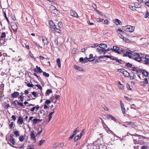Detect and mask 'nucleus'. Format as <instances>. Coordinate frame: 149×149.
Wrapping results in <instances>:
<instances>
[{
  "mask_svg": "<svg viewBox=\"0 0 149 149\" xmlns=\"http://www.w3.org/2000/svg\"><path fill=\"white\" fill-rule=\"evenodd\" d=\"M143 54H141L140 55L137 53L131 52H126L123 56H128L130 58H132L136 61L140 62L142 61V58Z\"/></svg>",
  "mask_w": 149,
  "mask_h": 149,
  "instance_id": "f257e3e1",
  "label": "nucleus"
},
{
  "mask_svg": "<svg viewBox=\"0 0 149 149\" xmlns=\"http://www.w3.org/2000/svg\"><path fill=\"white\" fill-rule=\"evenodd\" d=\"M123 29L127 32H132L134 30L135 28L132 26L127 25L123 27Z\"/></svg>",
  "mask_w": 149,
  "mask_h": 149,
  "instance_id": "f03ea898",
  "label": "nucleus"
},
{
  "mask_svg": "<svg viewBox=\"0 0 149 149\" xmlns=\"http://www.w3.org/2000/svg\"><path fill=\"white\" fill-rule=\"evenodd\" d=\"M49 10L51 13L55 14H58L59 12L56 7L53 5H51L50 6Z\"/></svg>",
  "mask_w": 149,
  "mask_h": 149,
  "instance_id": "7ed1b4c3",
  "label": "nucleus"
},
{
  "mask_svg": "<svg viewBox=\"0 0 149 149\" xmlns=\"http://www.w3.org/2000/svg\"><path fill=\"white\" fill-rule=\"evenodd\" d=\"M95 59L93 58V56L92 54H90L89 55V58H87L85 57L84 58V62H87L88 61H92L94 60Z\"/></svg>",
  "mask_w": 149,
  "mask_h": 149,
  "instance_id": "20e7f679",
  "label": "nucleus"
},
{
  "mask_svg": "<svg viewBox=\"0 0 149 149\" xmlns=\"http://www.w3.org/2000/svg\"><path fill=\"white\" fill-rule=\"evenodd\" d=\"M19 92L17 91H14V92L11 94V97L13 98H16L19 96Z\"/></svg>",
  "mask_w": 149,
  "mask_h": 149,
  "instance_id": "39448f33",
  "label": "nucleus"
},
{
  "mask_svg": "<svg viewBox=\"0 0 149 149\" xmlns=\"http://www.w3.org/2000/svg\"><path fill=\"white\" fill-rule=\"evenodd\" d=\"M14 136V135L12 134H10V141L11 143L13 145H14L15 144V139L13 138V136Z\"/></svg>",
  "mask_w": 149,
  "mask_h": 149,
  "instance_id": "423d86ee",
  "label": "nucleus"
},
{
  "mask_svg": "<svg viewBox=\"0 0 149 149\" xmlns=\"http://www.w3.org/2000/svg\"><path fill=\"white\" fill-rule=\"evenodd\" d=\"M49 24H50V27L51 28V31H54L56 27V25H55L52 22L51 24L50 22H49Z\"/></svg>",
  "mask_w": 149,
  "mask_h": 149,
  "instance_id": "0eeeda50",
  "label": "nucleus"
},
{
  "mask_svg": "<svg viewBox=\"0 0 149 149\" xmlns=\"http://www.w3.org/2000/svg\"><path fill=\"white\" fill-rule=\"evenodd\" d=\"M24 122V120L22 117L21 116L19 117L17 120V123L19 125H22Z\"/></svg>",
  "mask_w": 149,
  "mask_h": 149,
  "instance_id": "6e6552de",
  "label": "nucleus"
},
{
  "mask_svg": "<svg viewBox=\"0 0 149 149\" xmlns=\"http://www.w3.org/2000/svg\"><path fill=\"white\" fill-rule=\"evenodd\" d=\"M34 71L36 72H38L40 73H41L42 72V70L40 68L38 67V66H36V68L34 69Z\"/></svg>",
  "mask_w": 149,
  "mask_h": 149,
  "instance_id": "1a4fd4ad",
  "label": "nucleus"
},
{
  "mask_svg": "<svg viewBox=\"0 0 149 149\" xmlns=\"http://www.w3.org/2000/svg\"><path fill=\"white\" fill-rule=\"evenodd\" d=\"M84 132V129H83L81 133L80 134V136L79 135H78L76 136H75L74 138V140L75 141H77L78 139H79L83 135V133Z\"/></svg>",
  "mask_w": 149,
  "mask_h": 149,
  "instance_id": "9d476101",
  "label": "nucleus"
},
{
  "mask_svg": "<svg viewBox=\"0 0 149 149\" xmlns=\"http://www.w3.org/2000/svg\"><path fill=\"white\" fill-rule=\"evenodd\" d=\"M107 118L108 119H111V120H113L115 121H116V118L112 116L111 115H108L107 116Z\"/></svg>",
  "mask_w": 149,
  "mask_h": 149,
  "instance_id": "9b49d317",
  "label": "nucleus"
},
{
  "mask_svg": "<svg viewBox=\"0 0 149 149\" xmlns=\"http://www.w3.org/2000/svg\"><path fill=\"white\" fill-rule=\"evenodd\" d=\"M70 13L71 16L75 17H77L78 16L77 13L73 10L70 11Z\"/></svg>",
  "mask_w": 149,
  "mask_h": 149,
  "instance_id": "f8f14e48",
  "label": "nucleus"
},
{
  "mask_svg": "<svg viewBox=\"0 0 149 149\" xmlns=\"http://www.w3.org/2000/svg\"><path fill=\"white\" fill-rule=\"evenodd\" d=\"M119 47L116 46H113L112 49H111V50L117 53L119 52Z\"/></svg>",
  "mask_w": 149,
  "mask_h": 149,
  "instance_id": "ddd939ff",
  "label": "nucleus"
},
{
  "mask_svg": "<svg viewBox=\"0 0 149 149\" xmlns=\"http://www.w3.org/2000/svg\"><path fill=\"white\" fill-rule=\"evenodd\" d=\"M42 42L44 43V46H47L48 43V40L47 39L45 38L44 37H42Z\"/></svg>",
  "mask_w": 149,
  "mask_h": 149,
  "instance_id": "4468645a",
  "label": "nucleus"
},
{
  "mask_svg": "<svg viewBox=\"0 0 149 149\" xmlns=\"http://www.w3.org/2000/svg\"><path fill=\"white\" fill-rule=\"evenodd\" d=\"M74 68L75 69L79 71H82L83 70L82 68L77 65H74Z\"/></svg>",
  "mask_w": 149,
  "mask_h": 149,
  "instance_id": "2eb2a0df",
  "label": "nucleus"
},
{
  "mask_svg": "<svg viewBox=\"0 0 149 149\" xmlns=\"http://www.w3.org/2000/svg\"><path fill=\"white\" fill-rule=\"evenodd\" d=\"M112 60H115L116 61V62H118L119 63L121 64L123 63V62L121 59H118L117 58L115 57L112 58Z\"/></svg>",
  "mask_w": 149,
  "mask_h": 149,
  "instance_id": "dca6fc26",
  "label": "nucleus"
},
{
  "mask_svg": "<svg viewBox=\"0 0 149 149\" xmlns=\"http://www.w3.org/2000/svg\"><path fill=\"white\" fill-rule=\"evenodd\" d=\"M99 46L100 48L103 49L107 47V45L105 44H100L99 45Z\"/></svg>",
  "mask_w": 149,
  "mask_h": 149,
  "instance_id": "f3484780",
  "label": "nucleus"
},
{
  "mask_svg": "<svg viewBox=\"0 0 149 149\" xmlns=\"http://www.w3.org/2000/svg\"><path fill=\"white\" fill-rule=\"evenodd\" d=\"M113 22L116 25H121L122 24L121 22L118 19H115Z\"/></svg>",
  "mask_w": 149,
  "mask_h": 149,
  "instance_id": "a211bd4d",
  "label": "nucleus"
},
{
  "mask_svg": "<svg viewBox=\"0 0 149 149\" xmlns=\"http://www.w3.org/2000/svg\"><path fill=\"white\" fill-rule=\"evenodd\" d=\"M132 70L133 71H136L137 73H140L141 72V70L137 69L135 67H132Z\"/></svg>",
  "mask_w": 149,
  "mask_h": 149,
  "instance_id": "6ab92c4d",
  "label": "nucleus"
},
{
  "mask_svg": "<svg viewBox=\"0 0 149 149\" xmlns=\"http://www.w3.org/2000/svg\"><path fill=\"white\" fill-rule=\"evenodd\" d=\"M26 135L25 134H24V135H21L19 136V139L20 141L21 142H22L25 137Z\"/></svg>",
  "mask_w": 149,
  "mask_h": 149,
  "instance_id": "aec40b11",
  "label": "nucleus"
},
{
  "mask_svg": "<svg viewBox=\"0 0 149 149\" xmlns=\"http://www.w3.org/2000/svg\"><path fill=\"white\" fill-rule=\"evenodd\" d=\"M31 137L32 139H33L34 140H36V136L35 135L33 131L31 134Z\"/></svg>",
  "mask_w": 149,
  "mask_h": 149,
  "instance_id": "412c9836",
  "label": "nucleus"
},
{
  "mask_svg": "<svg viewBox=\"0 0 149 149\" xmlns=\"http://www.w3.org/2000/svg\"><path fill=\"white\" fill-rule=\"evenodd\" d=\"M123 74L126 77H130L129 73L125 70L123 72Z\"/></svg>",
  "mask_w": 149,
  "mask_h": 149,
  "instance_id": "4be33fe9",
  "label": "nucleus"
},
{
  "mask_svg": "<svg viewBox=\"0 0 149 149\" xmlns=\"http://www.w3.org/2000/svg\"><path fill=\"white\" fill-rule=\"evenodd\" d=\"M142 73L145 77L147 76L148 75V72L144 70H143L142 71Z\"/></svg>",
  "mask_w": 149,
  "mask_h": 149,
  "instance_id": "5701e85b",
  "label": "nucleus"
},
{
  "mask_svg": "<svg viewBox=\"0 0 149 149\" xmlns=\"http://www.w3.org/2000/svg\"><path fill=\"white\" fill-rule=\"evenodd\" d=\"M56 62L58 64V67L60 68L61 67V64L60 62V58H58L56 60Z\"/></svg>",
  "mask_w": 149,
  "mask_h": 149,
  "instance_id": "b1692460",
  "label": "nucleus"
},
{
  "mask_svg": "<svg viewBox=\"0 0 149 149\" xmlns=\"http://www.w3.org/2000/svg\"><path fill=\"white\" fill-rule=\"evenodd\" d=\"M118 51V54L124 53L125 52V51L121 48H119Z\"/></svg>",
  "mask_w": 149,
  "mask_h": 149,
  "instance_id": "393cba45",
  "label": "nucleus"
},
{
  "mask_svg": "<svg viewBox=\"0 0 149 149\" xmlns=\"http://www.w3.org/2000/svg\"><path fill=\"white\" fill-rule=\"evenodd\" d=\"M138 7H139V6L136 7L135 6V5H134V6H132V5H130L129 6V8H130V9L132 10H135V8Z\"/></svg>",
  "mask_w": 149,
  "mask_h": 149,
  "instance_id": "a878e982",
  "label": "nucleus"
},
{
  "mask_svg": "<svg viewBox=\"0 0 149 149\" xmlns=\"http://www.w3.org/2000/svg\"><path fill=\"white\" fill-rule=\"evenodd\" d=\"M42 120H40L39 119H38L37 118H35L33 120V124H35L37 123V122L38 121Z\"/></svg>",
  "mask_w": 149,
  "mask_h": 149,
  "instance_id": "bb28decb",
  "label": "nucleus"
},
{
  "mask_svg": "<svg viewBox=\"0 0 149 149\" xmlns=\"http://www.w3.org/2000/svg\"><path fill=\"white\" fill-rule=\"evenodd\" d=\"M144 138V137L141 136L140 135H139V139L138 140V143L139 142L140 143H141V142L140 141V139H141V140H142V142H143V140Z\"/></svg>",
  "mask_w": 149,
  "mask_h": 149,
  "instance_id": "cd10ccee",
  "label": "nucleus"
},
{
  "mask_svg": "<svg viewBox=\"0 0 149 149\" xmlns=\"http://www.w3.org/2000/svg\"><path fill=\"white\" fill-rule=\"evenodd\" d=\"M104 49H101L99 48H97L96 49V51L100 53V54L102 53L103 52V51Z\"/></svg>",
  "mask_w": 149,
  "mask_h": 149,
  "instance_id": "c85d7f7f",
  "label": "nucleus"
},
{
  "mask_svg": "<svg viewBox=\"0 0 149 149\" xmlns=\"http://www.w3.org/2000/svg\"><path fill=\"white\" fill-rule=\"evenodd\" d=\"M99 141V140L97 139V140H95L93 143V146L97 145L98 146V143Z\"/></svg>",
  "mask_w": 149,
  "mask_h": 149,
  "instance_id": "c756f323",
  "label": "nucleus"
},
{
  "mask_svg": "<svg viewBox=\"0 0 149 149\" xmlns=\"http://www.w3.org/2000/svg\"><path fill=\"white\" fill-rule=\"evenodd\" d=\"M17 104L18 105H19L21 107H23V108H24L25 107H24L23 104L22 102H19L18 101H17Z\"/></svg>",
  "mask_w": 149,
  "mask_h": 149,
  "instance_id": "7c9ffc66",
  "label": "nucleus"
},
{
  "mask_svg": "<svg viewBox=\"0 0 149 149\" xmlns=\"http://www.w3.org/2000/svg\"><path fill=\"white\" fill-rule=\"evenodd\" d=\"M13 133L16 136H19L20 134L17 131H15Z\"/></svg>",
  "mask_w": 149,
  "mask_h": 149,
  "instance_id": "2f4dec72",
  "label": "nucleus"
},
{
  "mask_svg": "<svg viewBox=\"0 0 149 149\" xmlns=\"http://www.w3.org/2000/svg\"><path fill=\"white\" fill-rule=\"evenodd\" d=\"M17 101H18L17 100H15V101H13V102H11L12 104H13V106L16 107L17 104Z\"/></svg>",
  "mask_w": 149,
  "mask_h": 149,
  "instance_id": "473e14b6",
  "label": "nucleus"
},
{
  "mask_svg": "<svg viewBox=\"0 0 149 149\" xmlns=\"http://www.w3.org/2000/svg\"><path fill=\"white\" fill-rule=\"evenodd\" d=\"M132 65L129 63H127L125 65V66L127 67L132 68Z\"/></svg>",
  "mask_w": 149,
  "mask_h": 149,
  "instance_id": "72a5a7b5",
  "label": "nucleus"
},
{
  "mask_svg": "<svg viewBox=\"0 0 149 149\" xmlns=\"http://www.w3.org/2000/svg\"><path fill=\"white\" fill-rule=\"evenodd\" d=\"M43 75L46 77H49V75L48 73H46L45 72H43Z\"/></svg>",
  "mask_w": 149,
  "mask_h": 149,
  "instance_id": "f704fd0d",
  "label": "nucleus"
},
{
  "mask_svg": "<svg viewBox=\"0 0 149 149\" xmlns=\"http://www.w3.org/2000/svg\"><path fill=\"white\" fill-rule=\"evenodd\" d=\"M121 107V110H122V113H125V112L126 110H125V109L124 106H123V107Z\"/></svg>",
  "mask_w": 149,
  "mask_h": 149,
  "instance_id": "c9c22d12",
  "label": "nucleus"
},
{
  "mask_svg": "<svg viewBox=\"0 0 149 149\" xmlns=\"http://www.w3.org/2000/svg\"><path fill=\"white\" fill-rule=\"evenodd\" d=\"M6 36V34L5 32H3L2 33L1 35V36L0 38H3L5 37Z\"/></svg>",
  "mask_w": 149,
  "mask_h": 149,
  "instance_id": "e433bc0d",
  "label": "nucleus"
},
{
  "mask_svg": "<svg viewBox=\"0 0 149 149\" xmlns=\"http://www.w3.org/2000/svg\"><path fill=\"white\" fill-rule=\"evenodd\" d=\"M145 17L146 18L148 17L149 18V13L148 11H147V12L145 15Z\"/></svg>",
  "mask_w": 149,
  "mask_h": 149,
  "instance_id": "4c0bfd02",
  "label": "nucleus"
},
{
  "mask_svg": "<svg viewBox=\"0 0 149 149\" xmlns=\"http://www.w3.org/2000/svg\"><path fill=\"white\" fill-rule=\"evenodd\" d=\"M45 141L44 140H41L39 142V145L40 146H41Z\"/></svg>",
  "mask_w": 149,
  "mask_h": 149,
  "instance_id": "58836bf2",
  "label": "nucleus"
},
{
  "mask_svg": "<svg viewBox=\"0 0 149 149\" xmlns=\"http://www.w3.org/2000/svg\"><path fill=\"white\" fill-rule=\"evenodd\" d=\"M32 95L34 97H37L38 96V94H36V93L35 92H33L31 93Z\"/></svg>",
  "mask_w": 149,
  "mask_h": 149,
  "instance_id": "ea45409f",
  "label": "nucleus"
},
{
  "mask_svg": "<svg viewBox=\"0 0 149 149\" xmlns=\"http://www.w3.org/2000/svg\"><path fill=\"white\" fill-rule=\"evenodd\" d=\"M27 86H28V87H32L33 86H34L33 84H30L29 83L28 84H27L26 85Z\"/></svg>",
  "mask_w": 149,
  "mask_h": 149,
  "instance_id": "a19ab883",
  "label": "nucleus"
},
{
  "mask_svg": "<svg viewBox=\"0 0 149 149\" xmlns=\"http://www.w3.org/2000/svg\"><path fill=\"white\" fill-rule=\"evenodd\" d=\"M126 123H128L130 125L133 126L135 125V123H133L132 122H127Z\"/></svg>",
  "mask_w": 149,
  "mask_h": 149,
  "instance_id": "79ce46f5",
  "label": "nucleus"
},
{
  "mask_svg": "<svg viewBox=\"0 0 149 149\" xmlns=\"http://www.w3.org/2000/svg\"><path fill=\"white\" fill-rule=\"evenodd\" d=\"M104 57H105L107 58H110L111 60H112V58L115 57H113V56H108V55L104 56Z\"/></svg>",
  "mask_w": 149,
  "mask_h": 149,
  "instance_id": "37998d69",
  "label": "nucleus"
},
{
  "mask_svg": "<svg viewBox=\"0 0 149 149\" xmlns=\"http://www.w3.org/2000/svg\"><path fill=\"white\" fill-rule=\"evenodd\" d=\"M19 99L20 100L21 102H23L24 100V98L22 96V95H19L18 97Z\"/></svg>",
  "mask_w": 149,
  "mask_h": 149,
  "instance_id": "c03bdc74",
  "label": "nucleus"
},
{
  "mask_svg": "<svg viewBox=\"0 0 149 149\" xmlns=\"http://www.w3.org/2000/svg\"><path fill=\"white\" fill-rule=\"evenodd\" d=\"M53 114V113H50L49 114V120L48 121V122H49L51 119L52 118V114Z\"/></svg>",
  "mask_w": 149,
  "mask_h": 149,
  "instance_id": "a18cd8bd",
  "label": "nucleus"
},
{
  "mask_svg": "<svg viewBox=\"0 0 149 149\" xmlns=\"http://www.w3.org/2000/svg\"><path fill=\"white\" fill-rule=\"evenodd\" d=\"M123 40L127 43H129L130 41V40L125 37L124 38Z\"/></svg>",
  "mask_w": 149,
  "mask_h": 149,
  "instance_id": "49530a36",
  "label": "nucleus"
},
{
  "mask_svg": "<svg viewBox=\"0 0 149 149\" xmlns=\"http://www.w3.org/2000/svg\"><path fill=\"white\" fill-rule=\"evenodd\" d=\"M34 86H37L40 90L41 91L42 90V88L41 86L39 84H36Z\"/></svg>",
  "mask_w": 149,
  "mask_h": 149,
  "instance_id": "de8ad7c7",
  "label": "nucleus"
},
{
  "mask_svg": "<svg viewBox=\"0 0 149 149\" xmlns=\"http://www.w3.org/2000/svg\"><path fill=\"white\" fill-rule=\"evenodd\" d=\"M117 31L118 33H121L122 34H123L125 33L124 31L120 29H118L117 30Z\"/></svg>",
  "mask_w": 149,
  "mask_h": 149,
  "instance_id": "09e8293b",
  "label": "nucleus"
},
{
  "mask_svg": "<svg viewBox=\"0 0 149 149\" xmlns=\"http://www.w3.org/2000/svg\"><path fill=\"white\" fill-rule=\"evenodd\" d=\"M62 23L61 22H59L58 23V26L59 28L61 27L62 26Z\"/></svg>",
  "mask_w": 149,
  "mask_h": 149,
  "instance_id": "8fccbe9b",
  "label": "nucleus"
},
{
  "mask_svg": "<svg viewBox=\"0 0 149 149\" xmlns=\"http://www.w3.org/2000/svg\"><path fill=\"white\" fill-rule=\"evenodd\" d=\"M124 97L128 101L131 102V101L132 100V99H131L130 98L127 96H124Z\"/></svg>",
  "mask_w": 149,
  "mask_h": 149,
  "instance_id": "3c124183",
  "label": "nucleus"
},
{
  "mask_svg": "<svg viewBox=\"0 0 149 149\" xmlns=\"http://www.w3.org/2000/svg\"><path fill=\"white\" fill-rule=\"evenodd\" d=\"M51 103V101L49 100H47L45 102V103L47 104H48Z\"/></svg>",
  "mask_w": 149,
  "mask_h": 149,
  "instance_id": "603ef678",
  "label": "nucleus"
},
{
  "mask_svg": "<svg viewBox=\"0 0 149 149\" xmlns=\"http://www.w3.org/2000/svg\"><path fill=\"white\" fill-rule=\"evenodd\" d=\"M13 122H11V124L9 125V129H11L13 127Z\"/></svg>",
  "mask_w": 149,
  "mask_h": 149,
  "instance_id": "864d4df0",
  "label": "nucleus"
},
{
  "mask_svg": "<svg viewBox=\"0 0 149 149\" xmlns=\"http://www.w3.org/2000/svg\"><path fill=\"white\" fill-rule=\"evenodd\" d=\"M55 43L56 44L57 46H58L60 45L59 44H58V41L56 39L54 40Z\"/></svg>",
  "mask_w": 149,
  "mask_h": 149,
  "instance_id": "5fc2aeb1",
  "label": "nucleus"
},
{
  "mask_svg": "<svg viewBox=\"0 0 149 149\" xmlns=\"http://www.w3.org/2000/svg\"><path fill=\"white\" fill-rule=\"evenodd\" d=\"M4 14L5 17V18L6 19V20L7 21L8 23H9V20L8 19V17H7L6 13H4Z\"/></svg>",
  "mask_w": 149,
  "mask_h": 149,
  "instance_id": "6e6d98bb",
  "label": "nucleus"
},
{
  "mask_svg": "<svg viewBox=\"0 0 149 149\" xmlns=\"http://www.w3.org/2000/svg\"><path fill=\"white\" fill-rule=\"evenodd\" d=\"M47 93L48 94H50V93H52V91L51 90L48 89L47 91Z\"/></svg>",
  "mask_w": 149,
  "mask_h": 149,
  "instance_id": "4d7b16f0",
  "label": "nucleus"
},
{
  "mask_svg": "<svg viewBox=\"0 0 149 149\" xmlns=\"http://www.w3.org/2000/svg\"><path fill=\"white\" fill-rule=\"evenodd\" d=\"M54 31H55L56 32L59 33H60V30L58 29L56 27V29H55V30H54Z\"/></svg>",
  "mask_w": 149,
  "mask_h": 149,
  "instance_id": "13d9d810",
  "label": "nucleus"
},
{
  "mask_svg": "<svg viewBox=\"0 0 149 149\" xmlns=\"http://www.w3.org/2000/svg\"><path fill=\"white\" fill-rule=\"evenodd\" d=\"M58 146V143H56L53 145V146L54 148H56Z\"/></svg>",
  "mask_w": 149,
  "mask_h": 149,
  "instance_id": "bf43d9fd",
  "label": "nucleus"
},
{
  "mask_svg": "<svg viewBox=\"0 0 149 149\" xmlns=\"http://www.w3.org/2000/svg\"><path fill=\"white\" fill-rule=\"evenodd\" d=\"M75 135V134H73L69 138V140H70L72 138H73V137Z\"/></svg>",
  "mask_w": 149,
  "mask_h": 149,
  "instance_id": "052dcab7",
  "label": "nucleus"
},
{
  "mask_svg": "<svg viewBox=\"0 0 149 149\" xmlns=\"http://www.w3.org/2000/svg\"><path fill=\"white\" fill-rule=\"evenodd\" d=\"M135 75L134 74H132V75H131L130 76V78L131 79H134V78H135Z\"/></svg>",
  "mask_w": 149,
  "mask_h": 149,
  "instance_id": "680f3d73",
  "label": "nucleus"
},
{
  "mask_svg": "<svg viewBox=\"0 0 149 149\" xmlns=\"http://www.w3.org/2000/svg\"><path fill=\"white\" fill-rule=\"evenodd\" d=\"M27 96L29 98H30V99H35V98H33L32 95L31 94H29V95H27Z\"/></svg>",
  "mask_w": 149,
  "mask_h": 149,
  "instance_id": "e2e57ef3",
  "label": "nucleus"
},
{
  "mask_svg": "<svg viewBox=\"0 0 149 149\" xmlns=\"http://www.w3.org/2000/svg\"><path fill=\"white\" fill-rule=\"evenodd\" d=\"M92 6L93 8L95 9L97 8V6L94 3H92Z\"/></svg>",
  "mask_w": 149,
  "mask_h": 149,
  "instance_id": "0e129e2a",
  "label": "nucleus"
},
{
  "mask_svg": "<svg viewBox=\"0 0 149 149\" xmlns=\"http://www.w3.org/2000/svg\"><path fill=\"white\" fill-rule=\"evenodd\" d=\"M148 147L147 146H142L141 147L140 149H148Z\"/></svg>",
  "mask_w": 149,
  "mask_h": 149,
  "instance_id": "69168bd1",
  "label": "nucleus"
},
{
  "mask_svg": "<svg viewBox=\"0 0 149 149\" xmlns=\"http://www.w3.org/2000/svg\"><path fill=\"white\" fill-rule=\"evenodd\" d=\"M144 83L146 85L148 83V79L146 78H145L144 79Z\"/></svg>",
  "mask_w": 149,
  "mask_h": 149,
  "instance_id": "338daca9",
  "label": "nucleus"
},
{
  "mask_svg": "<svg viewBox=\"0 0 149 149\" xmlns=\"http://www.w3.org/2000/svg\"><path fill=\"white\" fill-rule=\"evenodd\" d=\"M55 98L56 99V100H58L59 98H60V96L58 95H55Z\"/></svg>",
  "mask_w": 149,
  "mask_h": 149,
  "instance_id": "774afa93",
  "label": "nucleus"
}]
</instances>
